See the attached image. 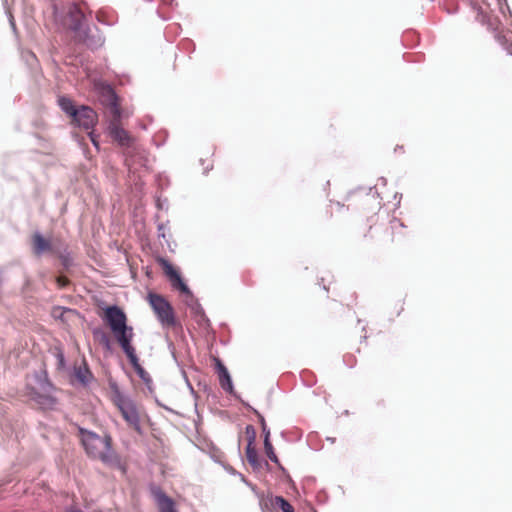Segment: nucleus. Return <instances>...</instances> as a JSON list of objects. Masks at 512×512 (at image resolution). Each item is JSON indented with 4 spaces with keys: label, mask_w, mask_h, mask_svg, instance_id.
I'll return each instance as SVG.
<instances>
[{
    "label": "nucleus",
    "mask_w": 512,
    "mask_h": 512,
    "mask_svg": "<svg viewBox=\"0 0 512 512\" xmlns=\"http://www.w3.org/2000/svg\"><path fill=\"white\" fill-rule=\"evenodd\" d=\"M102 319L111 329L113 336L121 347L136 374L144 382L151 380L149 373L139 363L136 349L133 346L134 329L127 325V316L124 311L116 306H108L103 310Z\"/></svg>",
    "instance_id": "1"
},
{
    "label": "nucleus",
    "mask_w": 512,
    "mask_h": 512,
    "mask_svg": "<svg viewBox=\"0 0 512 512\" xmlns=\"http://www.w3.org/2000/svg\"><path fill=\"white\" fill-rule=\"evenodd\" d=\"M81 444L88 457L100 460L105 465L124 470L120 456L112 446V437L109 434L99 435L95 432L79 427Z\"/></svg>",
    "instance_id": "2"
},
{
    "label": "nucleus",
    "mask_w": 512,
    "mask_h": 512,
    "mask_svg": "<svg viewBox=\"0 0 512 512\" xmlns=\"http://www.w3.org/2000/svg\"><path fill=\"white\" fill-rule=\"evenodd\" d=\"M61 109L71 118V122L85 130L92 129L97 121L96 112L88 106L76 107L73 101L67 97H60L58 100Z\"/></svg>",
    "instance_id": "3"
},
{
    "label": "nucleus",
    "mask_w": 512,
    "mask_h": 512,
    "mask_svg": "<svg viewBox=\"0 0 512 512\" xmlns=\"http://www.w3.org/2000/svg\"><path fill=\"white\" fill-rule=\"evenodd\" d=\"M114 403L127 425L138 434H142V421L146 417L144 409L130 398L119 395Z\"/></svg>",
    "instance_id": "4"
},
{
    "label": "nucleus",
    "mask_w": 512,
    "mask_h": 512,
    "mask_svg": "<svg viewBox=\"0 0 512 512\" xmlns=\"http://www.w3.org/2000/svg\"><path fill=\"white\" fill-rule=\"evenodd\" d=\"M147 299L162 326L170 328L177 324L173 307L162 295L149 293Z\"/></svg>",
    "instance_id": "5"
},
{
    "label": "nucleus",
    "mask_w": 512,
    "mask_h": 512,
    "mask_svg": "<svg viewBox=\"0 0 512 512\" xmlns=\"http://www.w3.org/2000/svg\"><path fill=\"white\" fill-rule=\"evenodd\" d=\"M84 12L79 4H72L68 11L67 24L69 29L75 32V38L78 42L90 46V38L87 29H83Z\"/></svg>",
    "instance_id": "6"
},
{
    "label": "nucleus",
    "mask_w": 512,
    "mask_h": 512,
    "mask_svg": "<svg viewBox=\"0 0 512 512\" xmlns=\"http://www.w3.org/2000/svg\"><path fill=\"white\" fill-rule=\"evenodd\" d=\"M108 131L111 138L117 142L119 146L126 150L134 147L136 139L127 130L122 128L121 118H110Z\"/></svg>",
    "instance_id": "7"
},
{
    "label": "nucleus",
    "mask_w": 512,
    "mask_h": 512,
    "mask_svg": "<svg viewBox=\"0 0 512 512\" xmlns=\"http://www.w3.org/2000/svg\"><path fill=\"white\" fill-rule=\"evenodd\" d=\"M157 263L162 267L173 288L178 289L185 294L190 293L188 286L183 282L179 272L171 265L167 259L159 257L157 258Z\"/></svg>",
    "instance_id": "8"
},
{
    "label": "nucleus",
    "mask_w": 512,
    "mask_h": 512,
    "mask_svg": "<svg viewBox=\"0 0 512 512\" xmlns=\"http://www.w3.org/2000/svg\"><path fill=\"white\" fill-rule=\"evenodd\" d=\"M101 101L108 108L110 118H121L122 111L119 98L110 86L103 88Z\"/></svg>",
    "instance_id": "9"
},
{
    "label": "nucleus",
    "mask_w": 512,
    "mask_h": 512,
    "mask_svg": "<svg viewBox=\"0 0 512 512\" xmlns=\"http://www.w3.org/2000/svg\"><path fill=\"white\" fill-rule=\"evenodd\" d=\"M405 225L396 218L389 222V226L385 231L387 243H399L406 238Z\"/></svg>",
    "instance_id": "10"
},
{
    "label": "nucleus",
    "mask_w": 512,
    "mask_h": 512,
    "mask_svg": "<svg viewBox=\"0 0 512 512\" xmlns=\"http://www.w3.org/2000/svg\"><path fill=\"white\" fill-rule=\"evenodd\" d=\"M347 213L348 207L344 204L336 201H330L323 211L322 218L325 221H340L347 215Z\"/></svg>",
    "instance_id": "11"
},
{
    "label": "nucleus",
    "mask_w": 512,
    "mask_h": 512,
    "mask_svg": "<svg viewBox=\"0 0 512 512\" xmlns=\"http://www.w3.org/2000/svg\"><path fill=\"white\" fill-rule=\"evenodd\" d=\"M152 494L160 512H178L174 500L160 488L153 489Z\"/></svg>",
    "instance_id": "12"
},
{
    "label": "nucleus",
    "mask_w": 512,
    "mask_h": 512,
    "mask_svg": "<svg viewBox=\"0 0 512 512\" xmlns=\"http://www.w3.org/2000/svg\"><path fill=\"white\" fill-rule=\"evenodd\" d=\"M33 253L37 256L52 251V244L49 239L44 238L40 233H34L32 236Z\"/></svg>",
    "instance_id": "13"
},
{
    "label": "nucleus",
    "mask_w": 512,
    "mask_h": 512,
    "mask_svg": "<svg viewBox=\"0 0 512 512\" xmlns=\"http://www.w3.org/2000/svg\"><path fill=\"white\" fill-rule=\"evenodd\" d=\"M217 366H218L219 382H220L221 387L224 390L231 392L232 391V381H231V377L229 375L227 368L220 361H218Z\"/></svg>",
    "instance_id": "14"
},
{
    "label": "nucleus",
    "mask_w": 512,
    "mask_h": 512,
    "mask_svg": "<svg viewBox=\"0 0 512 512\" xmlns=\"http://www.w3.org/2000/svg\"><path fill=\"white\" fill-rule=\"evenodd\" d=\"M477 21L482 25H486L490 29H496L498 20L496 17H492L489 13L480 11L477 14Z\"/></svg>",
    "instance_id": "15"
},
{
    "label": "nucleus",
    "mask_w": 512,
    "mask_h": 512,
    "mask_svg": "<svg viewBox=\"0 0 512 512\" xmlns=\"http://www.w3.org/2000/svg\"><path fill=\"white\" fill-rule=\"evenodd\" d=\"M272 503L275 507L281 509L283 512H294L293 506L282 496H276Z\"/></svg>",
    "instance_id": "16"
},
{
    "label": "nucleus",
    "mask_w": 512,
    "mask_h": 512,
    "mask_svg": "<svg viewBox=\"0 0 512 512\" xmlns=\"http://www.w3.org/2000/svg\"><path fill=\"white\" fill-rule=\"evenodd\" d=\"M246 458L252 466L257 467L259 465L258 453L251 442L246 447Z\"/></svg>",
    "instance_id": "17"
},
{
    "label": "nucleus",
    "mask_w": 512,
    "mask_h": 512,
    "mask_svg": "<svg viewBox=\"0 0 512 512\" xmlns=\"http://www.w3.org/2000/svg\"><path fill=\"white\" fill-rule=\"evenodd\" d=\"M264 448H265V452H266V455L267 457L275 462V463H278V458L274 452V448L269 440V432L266 433V436H265V439H264Z\"/></svg>",
    "instance_id": "18"
},
{
    "label": "nucleus",
    "mask_w": 512,
    "mask_h": 512,
    "mask_svg": "<svg viewBox=\"0 0 512 512\" xmlns=\"http://www.w3.org/2000/svg\"><path fill=\"white\" fill-rule=\"evenodd\" d=\"M56 283L59 288H65L69 285L70 281L66 276H58L56 278Z\"/></svg>",
    "instance_id": "19"
},
{
    "label": "nucleus",
    "mask_w": 512,
    "mask_h": 512,
    "mask_svg": "<svg viewBox=\"0 0 512 512\" xmlns=\"http://www.w3.org/2000/svg\"><path fill=\"white\" fill-rule=\"evenodd\" d=\"M89 137H90V140L91 142L93 143V145L99 149V141H98V136L95 135L93 132H90L89 133Z\"/></svg>",
    "instance_id": "20"
},
{
    "label": "nucleus",
    "mask_w": 512,
    "mask_h": 512,
    "mask_svg": "<svg viewBox=\"0 0 512 512\" xmlns=\"http://www.w3.org/2000/svg\"><path fill=\"white\" fill-rule=\"evenodd\" d=\"M101 343L104 345V347L109 350L111 348L110 341L106 335L102 336Z\"/></svg>",
    "instance_id": "21"
},
{
    "label": "nucleus",
    "mask_w": 512,
    "mask_h": 512,
    "mask_svg": "<svg viewBox=\"0 0 512 512\" xmlns=\"http://www.w3.org/2000/svg\"><path fill=\"white\" fill-rule=\"evenodd\" d=\"M86 374H88L87 370H85V372H82L81 370L78 371V377L82 382L86 381Z\"/></svg>",
    "instance_id": "22"
},
{
    "label": "nucleus",
    "mask_w": 512,
    "mask_h": 512,
    "mask_svg": "<svg viewBox=\"0 0 512 512\" xmlns=\"http://www.w3.org/2000/svg\"><path fill=\"white\" fill-rule=\"evenodd\" d=\"M65 512H83L82 510H80L79 508L77 507H70L69 509H67Z\"/></svg>",
    "instance_id": "23"
},
{
    "label": "nucleus",
    "mask_w": 512,
    "mask_h": 512,
    "mask_svg": "<svg viewBox=\"0 0 512 512\" xmlns=\"http://www.w3.org/2000/svg\"><path fill=\"white\" fill-rule=\"evenodd\" d=\"M164 4L171 5L174 0H162Z\"/></svg>",
    "instance_id": "24"
}]
</instances>
